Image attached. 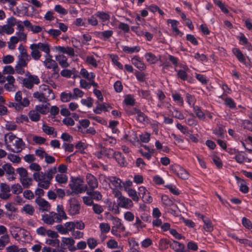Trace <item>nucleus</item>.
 Masks as SVG:
<instances>
[{
    "mask_svg": "<svg viewBox=\"0 0 252 252\" xmlns=\"http://www.w3.org/2000/svg\"><path fill=\"white\" fill-rule=\"evenodd\" d=\"M83 181L80 179H74L72 180L71 183L69 184L70 189L73 192L78 193L85 191V189L83 187Z\"/></svg>",
    "mask_w": 252,
    "mask_h": 252,
    "instance_id": "6",
    "label": "nucleus"
},
{
    "mask_svg": "<svg viewBox=\"0 0 252 252\" xmlns=\"http://www.w3.org/2000/svg\"><path fill=\"white\" fill-rule=\"evenodd\" d=\"M194 111L196 116L201 120H204L205 118V115L204 113L201 111L200 108L198 106H194Z\"/></svg>",
    "mask_w": 252,
    "mask_h": 252,
    "instance_id": "51",
    "label": "nucleus"
},
{
    "mask_svg": "<svg viewBox=\"0 0 252 252\" xmlns=\"http://www.w3.org/2000/svg\"><path fill=\"white\" fill-rule=\"evenodd\" d=\"M19 107H20V110L22 109L23 107H27L30 104V101L27 97L22 98V100L18 102H17Z\"/></svg>",
    "mask_w": 252,
    "mask_h": 252,
    "instance_id": "59",
    "label": "nucleus"
},
{
    "mask_svg": "<svg viewBox=\"0 0 252 252\" xmlns=\"http://www.w3.org/2000/svg\"><path fill=\"white\" fill-rule=\"evenodd\" d=\"M2 167L6 173L7 178L9 181H12L15 179L14 175L15 174L14 168L9 163H6L2 165Z\"/></svg>",
    "mask_w": 252,
    "mask_h": 252,
    "instance_id": "15",
    "label": "nucleus"
},
{
    "mask_svg": "<svg viewBox=\"0 0 252 252\" xmlns=\"http://www.w3.org/2000/svg\"><path fill=\"white\" fill-rule=\"evenodd\" d=\"M4 141L6 149L13 153L21 152L26 145L22 139L16 137L12 132L5 135Z\"/></svg>",
    "mask_w": 252,
    "mask_h": 252,
    "instance_id": "1",
    "label": "nucleus"
},
{
    "mask_svg": "<svg viewBox=\"0 0 252 252\" xmlns=\"http://www.w3.org/2000/svg\"><path fill=\"white\" fill-rule=\"evenodd\" d=\"M92 207L94 212L97 215H100L103 212V207L99 204L94 203Z\"/></svg>",
    "mask_w": 252,
    "mask_h": 252,
    "instance_id": "58",
    "label": "nucleus"
},
{
    "mask_svg": "<svg viewBox=\"0 0 252 252\" xmlns=\"http://www.w3.org/2000/svg\"><path fill=\"white\" fill-rule=\"evenodd\" d=\"M134 114H137L136 119L137 121L140 122V123H143L146 121V120L147 119V117L145 115V114L141 112L140 110L134 108Z\"/></svg>",
    "mask_w": 252,
    "mask_h": 252,
    "instance_id": "32",
    "label": "nucleus"
},
{
    "mask_svg": "<svg viewBox=\"0 0 252 252\" xmlns=\"http://www.w3.org/2000/svg\"><path fill=\"white\" fill-rule=\"evenodd\" d=\"M233 52L239 62L243 63H245L246 62V59L242 52L239 49L235 48L233 50Z\"/></svg>",
    "mask_w": 252,
    "mask_h": 252,
    "instance_id": "39",
    "label": "nucleus"
},
{
    "mask_svg": "<svg viewBox=\"0 0 252 252\" xmlns=\"http://www.w3.org/2000/svg\"><path fill=\"white\" fill-rule=\"evenodd\" d=\"M86 181L90 188V190H94L98 187V183L97 179L92 174L88 173L86 175Z\"/></svg>",
    "mask_w": 252,
    "mask_h": 252,
    "instance_id": "13",
    "label": "nucleus"
},
{
    "mask_svg": "<svg viewBox=\"0 0 252 252\" xmlns=\"http://www.w3.org/2000/svg\"><path fill=\"white\" fill-rule=\"evenodd\" d=\"M7 158L13 163H19L21 161V158L14 154H9L7 156Z\"/></svg>",
    "mask_w": 252,
    "mask_h": 252,
    "instance_id": "61",
    "label": "nucleus"
},
{
    "mask_svg": "<svg viewBox=\"0 0 252 252\" xmlns=\"http://www.w3.org/2000/svg\"><path fill=\"white\" fill-rule=\"evenodd\" d=\"M113 34L112 30H107L98 32L97 35L99 37L104 40H106L111 37Z\"/></svg>",
    "mask_w": 252,
    "mask_h": 252,
    "instance_id": "36",
    "label": "nucleus"
},
{
    "mask_svg": "<svg viewBox=\"0 0 252 252\" xmlns=\"http://www.w3.org/2000/svg\"><path fill=\"white\" fill-rule=\"evenodd\" d=\"M172 115L175 118L179 120H183L185 117L183 114L176 108H173V111H171Z\"/></svg>",
    "mask_w": 252,
    "mask_h": 252,
    "instance_id": "48",
    "label": "nucleus"
},
{
    "mask_svg": "<svg viewBox=\"0 0 252 252\" xmlns=\"http://www.w3.org/2000/svg\"><path fill=\"white\" fill-rule=\"evenodd\" d=\"M29 116L30 119L33 122H37L40 118V115L35 109L30 111L29 113Z\"/></svg>",
    "mask_w": 252,
    "mask_h": 252,
    "instance_id": "44",
    "label": "nucleus"
},
{
    "mask_svg": "<svg viewBox=\"0 0 252 252\" xmlns=\"http://www.w3.org/2000/svg\"><path fill=\"white\" fill-rule=\"evenodd\" d=\"M146 61L151 64L156 63L158 60V58L152 53H147L145 55Z\"/></svg>",
    "mask_w": 252,
    "mask_h": 252,
    "instance_id": "35",
    "label": "nucleus"
},
{
    "mask_svg": "<svg viewBox=\"0 0 252 252\" xmlns=\"http://www.w3.org/2000/svg\"><path fill=\"white\" fill-rule=\"evenodd\" d=\"M46 59L43 62L45 66L48 69H52L53 73L52 74V77H58L59 76L60 68L58 66L57 63L52 59L51 55H48L45 57Z\"/></svg>",
    "mask_w": 252,
    "mask_h": 252,
    "instance_id": "3",
    "label": "nucleus"
},
{
    "mask_svg": "<svg viewBox=\"0 0 252 252\" xmlns=\"http://www.w3.org/2000/svg\"><path fill=\"white\" fill-rule=\"evenodd\" d=\"M14 30L8 24L1 26L0 28V34H3L4 32L8 34L13 33Z\"/></svg>",
    "mask_w": 252,
    "mask_h": 252,
    "instance_id": "38",
    "label": "nucleus"
},
{
    "mask_svg": "<svg viewBox=\"0 0 252 252\" xmlns=\"http://www.w3.org/2000/svg\"><path fill=\"white\" fill-rule=\"evenodd\" d=\"M9 243V236L8 234L3 235L0 238V250H2Z\"/></svg>",
    "mask_w": 252,
    "mask_h": 252,
    "instance_id": "41",
    "label": "nucleus"
},
{
    "mask_svg": "<svg viewBox=\"0 0 252 252\" xmlns=\"http://www.w3.org/2000/svg\"><path fill=\"white\" fill-rule=\"evenodd\" d=\"M168 23H170L171 25L172 29L173 31L175 32L177 34L180 33V31L177 28V25L179 24V22L175 20L168 19L167 20Z\"/></svg>",
    "mask_w": 252,
    "mask_h": 252,
    "instance_id": "52",
    "label": "nucleus"
},
{
    "mask_svg": "<svg viewBox=\"0 0 252 252\" xmlns=\"http://www.w3.org/2000/svg\"><path fill=\"white\" fill-rule=\"evenodd\" d=\"M112 156L117 161L118 163L122 166H124L126 164V160L122 156L121 153L119 152H115L113 151Z\"/></svg>",
    "mask_w": 252,
    "mask_h": 252,
    "instance_id": "21",
    "label": "nucleus"
},
{
    "mask_svg": "<svg viewBox=\"0 0 252 252\" xmlns=\"http://www.w3.org/2000/svg\"><path fill=\"white\" fill-rule=\"evenodd\" d=\"M61 99L63 102H68L71 99H73V95L71 93H66L65 92H63L61 94Z\"/></svg>",
    "mask_w": 252,
    "mask_h": 252,
    "instance_id": "49",
    "label": "nucleus"
},
{
    "mask_svg": "<svg viewBox=\"0 0 252 252\" xmlns=\"http://www.w3.org/2000/svg\"><path fill=\"white\" fill-rule=\"evenodd\" d=\"M75 241L71 237H63L62 238L61 246L65 247H67L68 250L71 251H75L77 250L74 246Z\"/></svg>",
    "mask_w": 252,
    "mask_h": 252,
    "instance_id": "10",
    "label": "nucleus"
},
{
    "mask_svg": "<svg viewBox=\"0 0 252 252\" xmlns=\"http://www.w3.org/2000/svg\"><path fill=\"white\" fill-rule=\"evenodd\" d=\"M96 107L94 109L95 114H100L102 111H107L108 108H111L110 106L106 103L100 104L98 101H96Z\"/></svg>",
    "mask_w": 252,
    "mask_h": 252,
    "instance_id": "22",
    "label": "nucleus"
},
{
    "mask_svg": "<svg viewBox=\"0 0 252 252\" xmlns=\"http://www.w3.org/2000/svg\"><path fill=\"white\" fill-rule=\"evenodd\" d=\"M33 97L34 98L37 99L39 101L48 103V100L46 99V98L42 93L41 90H40V88H39V91L34 92L33 94Z\"/></svg>",
    "mask_w": 252,
    "mask_h": 252,
    "instance_id": "28",
    "label": "nucleus"
},
{
    "mask_svg": "<svg viewBox=\"0 0 252 252\" xmlns=\"http://www.w3.org/2000/svg\"><path fill=\"white\" fill-rule=\"evenodd\" d=\"M41 220L45 223L49 225H52L54 222H58L57 216L56 213L54 212L42 215Z\"/></svg>",
    "mask_w": 252,
    "mask_h": 252,
    "instance_id": "7",
    "label": "nucleus"
},
{
    "mask_svg": "<svg viewBox=\"0 0 252 252\" xmlns=\"http://www.w3.org/2000/svg\"><path fill=\"white\" fill-rule=\"evenodd\" d=\"M140 50V47L138 46H133L132 47H129L126 46L123 47V51L128 54H131L134 52H138Z\"/></svg>",
    "mask_w": 252,
    "mask_h": 252,
    "instance_id": "42",
    "label": "nucleus"
},
{
    "mask_svg": "<svg viewBox=\"0 0 252 252\" xmlns=\"http://www.w3.org/2000/svg\"><path fill=\"white\" fill-rule=\"evenodd\" d=\"M28 63L18 61L15 66V70L18 74H23L25 73L24 67H27Z\"/></svg>",
    "mask_w": 252,
    "mask_h": 252,
    "instance_id": "27",
    "label": "nucleus"
},
{
    "mask_svg": "<svg viewBox=\"0 0 252 252\" xmlns=\"http://www.w3.org/2000/svg\"><path fill=\"white\" fill-rule=\"evenodd\" d=\"M169 246L176 252H186L184 245L177 241H173L172 243L170 242Z\"/></svg>",
    "mask_w": 252,
    "mask_h": 252,
    "instance_id": "20",
    "label": "nucleus"
},
{
    "mask_svg": "<svg viewBox=\"0 0 252 252\" xmlns=\"http://www.w3.org/2000/svg\"><path fill=\"white\" fill-rule=\"evenodd\" d=\"M54 9L58 13L63 15L67 14L68 12L66 9L60 4L56 5Z\"/></svg>",
    "mask_w": 252,
    "mask_h": 252,
    "instance_id": "62",
    "label": "nucleus"
},
{
    "mask_svg": "<svg viewBox=\"0 0 252 252\" xmlns=\"http://www.w3.org/2000/svg\"><path fill=\"white\" fill-rule=\"evenodd\" d=\"M22 210L30 215H32L34 212L33 207L30 204L25 205L22 208Z\"/></svg>",
    "mask_w": 252,
    "mask_h": 252,
    "instance_id": "54",
    "label": "nucleus"
},
{
    "mask_svg": "<svg viewBox=\"0 0 252 252\" xmlns=\"http://www.w3.org/2000/svg\"><path fill=\"white\" fill-rule=\"evenodd\" d=\"M40 90L42 91V93L46 98L48 101L53 100L55 98V94L49 86L43 84L40 86Z\"/></svg>",
    "mask_w": 252,
    "mask_h": 252,
    "instance_id": "12",
    "label": "nucleus"
},
{
    "mask_svg": "<svg viewBox=\"0 0 252 252\" xmlns=\"http://www.w3.org/2000/svg\"><path fill=\"white\" fill-rule=\"evenodd\" d=\"M118 205L122 208L129 209L133 206V204L131 199L125 196H121L118 198Z\"/></svg>",
    "mask_w": 252,
    "mask_h": 252,
    "instance_id": "14",
    "label": "nucleus"
},
{
    "mask_svg": "<svg viewBox=\"0 0 252 252\" xmlns=\"http://www.w3.org/2000/svg\"><path fill=\"white\" fill-rule=\"evenodd\" d=\"M56 215L57 216V221L58 223L61 222L63 220H67L68 217L64 210L62 205H58L57 207Z\"/></svg>",
    "mask_w": 252,
    "mask_h": 252,
    "instance_id": "16",
    "label": "nucleus"
},
{
    "mask_svg": "<svg viewBox=\"0 0 252 252\" xmlns=\"http://www.w3.org/2000/svg\"><path fill=\"white\" fill-rule=\"evenodd\" d=\"M93 99L91 97H88L86 99H82L81 100V103L88 108H91L93 106Z\"/></svg>",
    "mask_w": 252,
    "mask_h": 252,
    "instance_id": "56",
    "label": "nucleus"
},
{
    "mask_svg": "<svg viewBox=\"0 0 252 252\" xmlns=\"http://www.w3.org/2000/svg\"><path fill=\"white\" fill-rule=\"evenodd\" d=\"M111 220L113 221V226L118 229L119 232H124L125 231L126 227L119 218L112 216Z\"/></svg>",
    "mask_w": 252,
    "mask_h": 252,
    "instance_id": "19",
    "label": "nucleus"
},
{
    "mask_svg": "<svg viewBox=\"0 0 252 252\" xmlns=\"http://www.w3.org/2000/svg\"><path fill=\"white\" fill-rule=\"evenodd\" d=\"M24 86L28 89H32L33 84L39 83V79L36 75H30L28 77L24 78L23 80Z\"/></svg>",
    "mask_w": 252,
    "mask_h": 252,
    "instance_id": "8",
    "label": "nucleus"
},
{
    "mask_svg": "<svg viewBox=\"0 0 252 252\" xmlns=\"http://www.w3.org/2000/svg\"><path fill=\"white\" fill-rule=\"evenodd\" d=\"M50 104L49 103H46L45 105H38L35 107V109L38 113L42 114H46L49 111V106Z\"/></svg>",
    "mask_w": 252,
    "mask_h": 252,
    "instance_id": "25",
    "label": "nucleus"
},
{
    "mask_svg": "<svg viewBox=\"0 0 252 252\" xmlns=\"http://www.w3.org/2000/svg\"><path fill=\"white\" fill-rule=\"evenodd\" d=\"M84 93L78 88L73 89V99H76L78 97H82L84 95Z\"/></svg>",
    "mask_w": 252,
    "mask_h": 252,
    "instance_id": "57",
    "label": "nucleus"
},
{
    "mask_svg": "<svg viewBox=\"0 0 252 252\" xmlns=\"http://www.w3.org/2000/svg\"><path fill=\"white\" fill-rule=\"evenodd\" d=\"M36 45L37 48H38L39 50H41L42 52L45 53L46 55L45 57L48 56V55H51L50 54V49L49 44L46 42H39L38 43H34Z\"/></svg>",
    "mask_w": 252,
    "mask_h": 252,
    "instance_id": "23",
    "label": "nucleus"
},
{
    "mask_svg": "<svg viewBox=\"0 0 252 252\" xmlns=\"http://www.w3.org/2000/svg\"><path fill=\"white\" fill-rule=\"evenodd\" d=\"M56 59L62 67L66 68L69 66V64L67 63V59L65 56L63 55L57 56Z\"/></svg>",
    "mask_w": 252,
    "mask_h": 252,
    "instance_id": "26",
    "label": "nucleus"
},
{
    "mask_svg": "<svg viewBox=\"0 0 252 252\" xmlns=\"http://www.w3.org/2000/svg\"><path fill=\"white\" fill-rule=\"evenodd\" d=\"M108 180L115 188H118L122 187L121 180L115 176L109 177L108 178Z\"/></svg>",
    "mask_w": 252,
    "mask_h": 252,
    "instance_id": "30",
    "label": "nucleus"
},
{
    "mask_svg": "<svg viewBox=\"0 0 252 252\" xmlns=\"http://www.w3.org/2000/svg\"><path fill=\"white\" fill-rule=\"evenodd\" d=\"M170 169L182 179L187 180L189 177L188 171L179 165H171Z\"/></svg>",
    "mask_w": 252,
    "mask_h": 252,
    "instance_id": "5",
    "label": "nucleus"
},
{
    "mask_svg": "<svg viewBox=\"0 0 252 252\" xmlns=\"http://www.w3.org/2000/svg\"><path fill=\"white\" fill-rule=\"evenodd\" d=\"M131 62L132 64L140 70H144L146 68L145 64L140 60V58L137 56L132 58Z\"/></svg>",
    "mask_w": 252,
    "mask_h": 252,
    "instance_id": "24",
    "label": "nucleus"
},
{
    "mask_svg": "<svg viewBox=\"0 0 252 252\" xmlns=\"http://www.w3.org/2000/svg\"><path fill=\"white\" fill-rule=\"evenodd\" d=\"M11 189L12 193L15 194H19L22 193L23 190L22 186L18 183L12 185Z\"/></svg>",
    "mask_w": 252,
    "mask_h": 252,
    "instance_id": "45",
    "label": "nucleus"
},
{
    "mask_svg": "<svg viewBox=\"0 0 252 252\" xmlns=\"http://www.w3.org/2000/svg\"><path fill=\"white\" fill-rule=\"evenodd\" d=\"M246 155L244 152L238 151L235 157V159L237 162L243 163L247 159Z\"/></svg>",
    "mask_w": 252,
    "mask_h": 252,
    "instance_id": "37",
    "label": "nucleus"
},
{
    "mask_svg": "<svg viewBox=\"0 0 252 252\" xmlns=\"http://www.w3.org/2000/svg\"><path fill=\"white\" fill-rule=\"evenodd\" d=\"M20 181L22 186L26 189L29 188L32 184V179L28 176L20 178Z\"/></svg>",
    "mask_w": 252,
    "mask_h": 252,
    "instance_id": "31",
    "label": "nucleus"
},
{
    "mask_svg": "<svg viewBox=\"0 0 252 252\" xmlns=\"http://www.w3.org/2000/svg\"><path fill=\"white\" fill-rule=\"evenodd\" d=\"M94 15L100 19L103 22L109 20L110 19L109 14L105 12L98 11Z\"/></svg>",
    "mask_w": 252,
    "mask_h": 252,
    "instance_id": "46",
    "label": "nucleus"
},
{
    "mask_svg": "<svg viewBox=\"0 0 252 252\" xmlns=\"http://www.w3.org/2000/svg\"><path fill=\"white\" fill-rule=\"evenodd\" d=\"M30 48L32 50L30 56L35 61L39 60L41 57V53L38 48H37L36 45L33 43L30 45Z\"/></svg>",
    "mask_w": 252,
    "mask_h": 252,
    "instance_id": "18",
    "label": "nucleus"
},
{
    "mask_svg": "<svg viewBox=\"0 0 252 252\" xmlns=\"http://www.w3.org/2000/svg\"><path fill=\"white\" fill-rule=\"evenodd\" d=\"M69 207L67 210L69 214L75 215L79 214L80 204L75 198H71L69 200Z\"/></svg>",
    "mask_w": 252,
    "mask_h": 252,
    "instance_id": "4",
    "label": "nucleus"
},
{
    "mask_svg": "<svg viewBox=\"0 0 252 252\" xmlns=\"http://www.w3.org/2000/svg\"><path fill=\"white\" fill-rule=\"evenodd\" d=\"M34 180L38 183V186L44 189H48L51 182L43 172H35L33 174Z\"/></svg>",
    "mask_w": 252,
    "mask_h": 252,
    "instance_id": "2",
    "label": "nucleus"
},
{
    "mask_svg": "<svg viewBox=\"0 0 252 252\" xmlns=\"http://www.w3.org/2000/svg\"><path fill=\"white\" fill-rule=\"evenodd\" d=\"M80 73L83 78L87 79L89 81L92 80V79H94L95 77L94 73H89L85 68H82Z\"/></svg>",
    "mask_w": 252,
    "mask_h": 252,
    "instance_id": "29",
    "label": "nucleus"
},
{
    "mask_svg": "<svg viewBox=\"0 0 252 252\" xmlns=\"http://www.w3.org/2000/svg\"><path fill=\"white\" fill-rule=\"evenodd\" d=\"M85 61L86 63H87L89 64L92 65L94 67H96L97 66L96 60L93 56H88L86 57Z\"/></svg>",
    "mask_w": 252,
    "mask_h": 252,
    "instance_id": "55",
    "label": "nucleus"
},
{
    "mask_svg": "<svg viewBox=\"0 0 252 252\" xmlns=\"http://www.w3.org/2000/svg\"><path fill=\"white\" fill-rule=\"evenodd\" d=\"M170 245V242L167 239H161L159 242V247L161 250L167 249Z\"/></svg>",
    "mask_w": 252,
    "mask_h": 252,
    "instance_id": "50",
    "label": "nucleus"
},
{
    "mask_svg": "<svg viewBox=\"0 0 252 252\" xmlns=\"http://www.w3.org/2000/svg\"><path fill=\"white\" fill-rule=\"evenodd\" d=\"M67 176L65 174L59 173L57 174L55 177V180L60 184H64L67 181Z\"/></svg>",
    "mask_w": 252,
    "mask_h": 252,
    "instance_id": "33",
    "label": "nucleus"
},
{
    "mask_svg": "<svg viewBox=\"0 0 252 252\" xmlns=\"http://www.w3.org/2000/svg\"><path fill=\"white\" fill-rule=\"evenodd\" d=\"M99 228L102 233H107L110 230V225L106 223H101L99 224Z\"/></svg>",
    "mask_w": 252,
    "mask_h": 252,
    "instance_id": "64",
    "label": "nucleus"
},
{
    "mask_svg": "<svg viewBox=\"0 0 252 252\" xmlns=\"http://www.w3.org/2000/svg\"><path fill=\"white\" fill-rule=\"evenodd\" d=\"M35 203L39 206V210L41 212H48L51 209V205L48 201L41 197H36Z\"/></svg>",
    "mask_w": 252,
    "mask_h": 252,
    "instance_id": "11",
    "label": "nucleus"
},
{
    "mask_svg": "<svg viewBox=\"0 0 252 252\" xmlns=\"http://www.w3.org/2000/svg\"><path fill=\"white\" fill-rule=\"evenodd\" d=\"M126 191L129 196L134 201L137 202L139 201V198L135 190L132 189H128Z\"/></svg>",
    "mask_w": 252,
    "mask_h": 252,
    "instance_id": "47",
    "label": "nucleus"
},
{
    "mask_svg": "<svg viewBox=\"0 0 252 252\" xmlns=\"http://www.w3.org/2000/svg\"><path fill=\"white\" fill-rule=\"evenodd\" d=\"M172 97L174 100L179 103L181 105H183L184 103L183 98L181 97L179 93H175L172 94Z\"/></svg>",
    "mask_w": 252,
    "mask_h": 252,
    "instance_id": "63",
    "label": "nucleus"
},
{
    "mask_svg": "<svg viewBox=\"0 0 252 252\" xmlns=\"http://www.w3.org/2000/svg\"><path fill=\"white\" fill-rule=\"evenodd\" d=\"M203 221L204 223V229L207 232H212L214 229V226L211 220L208 218H206Z\"/></svg>",
    "mask_w": 252,
    "mask_h": 252,
    "instance_id": "34",
    "label": "nucleus"
},
{
    "mask_svg": "<svg viewBox=\"0 0 252 252\" xmlns=\"http://www.w3.org/2000/svg\"><path fill=\"white\" fill-rule=\"evenodd\" d=\"M79 126H78V130L81 131V127L84 128L88 127L90 125V121L87 119L80 120L79 122Z\"/></svg>",
    "mask_w": 252,
    "mask_h": 252,
    "instance_id": "60",
    "label": "nucleus"
},
{
    "mask_svg": "<svg viewBox=\"0 0 252 252\" xmlns=\"http://www.w3.org/2000/svg\"><path fill=\"white\" fill-rule=\"evenodd\" d=\"M113 154V150L111 149H106L104 147H101L99 151L95 153V155L98 158H100L102 156H104L108 158H111Z\"/></svg>",
    "mask_w": 252,
    "mask_h": 252,
    "instance_id": "17",
    "label": "nucleus"
},
{
    "mask_svg": "<svg viewBox=\"0 0 252 252\" xmlns=\"http://www.w3.org/2000/svg\"><path fill=\"white\" fill-rule=\"evenodd\" d=\"M42 130L46 134L51 135L54 133L55 128L52 126H49L45 124H43L42 125Z\"/></svg>",
    "mask_w": 252,
    "mask_h": 252,
    "instance_id": "53",
    "label": "nucleus"
},
{
    "mask_svg": "<svg viewBox=\"0 0 252 252\" xmlns=\"http://www.w3.org/2000/svg\"><path fill=\"white\" fill-rule=\"evenodd\" d=\"M57 168L56 166H54L49 169L48 170L46 171V172L44 173L46 176H47V178L51 182L52 179L53 178L54 175L57 173Z\"/></svg>",
    "mask_w": 252,
    "mask_h": 252,
    "instance_id": "43",
    "label": "nucleus"
},
{
    "mask_svg": "<svg viewBox=\"0 0 252 252\" xmlns=\"http://www.w3.org/2000/svg\"><path fill=\"white\" fill-rule=\"evenodd\" d=\"M20 52L18 58V61L28 63L29 61L31 59L30 55L27 52V49L22 44H20L18 47Z\"/></svg>",
    "mask_w": 252,
    "mask_h": 252,
    "instance_id": "9",
    "label": "nucleus"
},
{
    "mask_svg": "<svg viewBox=\"0 0 252 252\" xmlns=\"http://www.w3.org/2000/svg\"><path fill=\"white\" fill-rule=\"evenodd\" d=\"M87 194L92 197L93 199L100 200L102 199V195L98 191H94V190H88Z\"/></svg>",
    "mask_w": 252,
    "mask_h": 252,
    "instance_id": "40",
    "label": "nucleus"
}]
</instances>
